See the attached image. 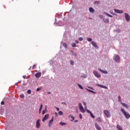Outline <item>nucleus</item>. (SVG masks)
<instances>
[{
  "instance_id": "obj_1",
  "label": "nucleus",
  "mask_w": 130,
  "mask_h": 130,
  "mask_svg": "<svg viewBox=\"0 0 130 130\" xmlns=\"http://www.w3.org/2000/svg\"><path fill=\"white\" fill-rule=\"evenodd\" d=\"M121 111L122 113H123V114L124 115L126 118H127V119L129 118L130 115L128 113H127L126 112H125V111H124V109L122 108H121Z\"/></svg>"
},
{
  "instance_id": "obj_2",
  "label": "nucleus",
  "mask_w": 130,
  "mask_h": 130,
  "mask_svg": "<svg viewBox=\"0 0 130 130\" xmlns=\"http://www.w3.org/2000/svg\"><path fill=\"white\" fill-rule=\"evenodd\" d=\"M113 59L115 62H119L120 61V57H119V55H118L115 54Z\"/></svg>"
},
{
  "instance_id": "obj_3",
  "label": "nucleus",
  "mask_w": 130,
  "mask_h": 130,
  "mask_svg": "<svg viewBox=\"0 0 130 130\" xmlns=\"http://www.w3.org/2000/svg\"><path fill=\"white\" fill-rule=\"evenodd\" d=\"M104 113L106 115V117L109 118L111 116V114H110V112L107 110H104Z\"/></svg>"
},
{
  "instance_id": "obj_4",
  "label": "nucleus",
  "mask_w": 130,
  "mask_h": 130,
  "mask_svg": "<svg viewBox=\"0 0 130 130\" xmlns=\"http://www.w3.org/2000/svg\"><path fill=\"white\" fill-rule=\"evenodd\" d=\"M79 108L81 112H82V113H85V112H86V110L84 109V107H83V106H82V104L79 103Z\"/></svg>"
},
{
  "instance_id": "obj_5",
  "label": "nucleus",
  "mask_w": 130,
  "mask_h": 130,
  "mask_svg": "<svg viewBox=\"0 0 130 130\" xmlns=\"http://www.w3.org/2000/svg\"><path fill=\"white\" fill-rule=\"evenodd\" d=\"M54 119V117L52 116V118L49 120L48 122V126L49 127H51V125H52V123H53V120Z\"/></svg>"
},
{
  "instance_id": "obj_6",
  "label": "nucleus",
  "mask_w": 130,
  "mask_h": 130,
  "mask_svg": "<svg viewBox=\"0 0 130 130\" xmlns=\"http://www.w3.org/2000/svg\"><path fill=\"white\" fill-rule=\"evenodd\" d=\"M93 75H94L95 77L96 78H101V75L96 71H93Z\"/></svg>"
},
{
  "instance_id": "obj_7",
  "label": "nucleus",
  "mask_w": 130,
  "mask_h": 130,
  "mask_svg": "<svg viewBox=\"0 0 130 130\" xmlns=\"http://www.w3.org/2000/svg\"><path fill=\"white\" fill-rule=\"evenodd\" d=\"M125 15V19L127 22H129L130 20V16L127 13H124Z\"/></svg>"
},
{
  "instance_id": "obj_8",
  "label": "nucleus",
  "mask_w": 130,
  "mask_h": 130,
  "mask_svg": "<svg viewBox=\"0 0 130 130\" xmlns=\"http://www.w3.org/2000/svg\"><path fill=\"white\" fill-rule=\"evenodd\" d=\"M49 118V114H46L44 118L42 119L43 122H44L45 120H47V119H48Z\"/></svg>"
},
{
  "instance_id": "obj_9",
  "label": "nucleus",
  "mask_w": 130,
  "mask_h": 130,
  "mask_svg": "<svg viewBox=\"0 0 130 130\" xmlns=\"http://www.w3.org/2000/svg\"><path fill=\"white\" fill-rule=\"evenodd\" d=\"M36 127L37 128H40V119H38L36 122Z\"/></svg>"
},
{
  "instance_id": "obj_10",
  "label": "nucleus",
  "mask_w": 130,
  "mask_h": 130,
  "mask_svg": "<svg viewBox=\"0 0 130 130\" xmlns=\"http://www.w3.org/2000/svg\"><path fill=\"white\" fill-rule=\"evenodd\" d=\"M114 11L115 13H117V14H122L123 13V10H119L118 9H114Z\"/></svg>"
},
{
  "instance_id": "obj_11",
  "label": "nucleus",
  "mask_w": 130,
  "mask_h": 130,
  "mask_svg": "<svg viewBox=\"0 0 130 130\" xmlns=\"http://www.w3.org/2000/svg\"><path fill=\"white\" fill-rule=\"evenodd\" d=\"M92 45H93V46H94V47H95V48H96V49H99V47H98V45H97V44H96V43L94 41H91V42Z\"/></svg>"
},
{
  "instance_id": "obj_12",
  "label": "nucleus",
  "mask_w": 130,
  "mask_h": 130,
  "mask_svg": "<svg viewBox=\"0 0 130 130\" xmlns=\"http://www.w3.org/2000/svg\"><path fill=\"white\" fill-rule=\"evenodd\" d=\"M95 128H96L98 130H101V127L99 126V125L97 123H95Z\"/></svg>"
},
{
  "instance_id": "obj_13",
  "label": "nucleus",
  "mask_w": 130,
  "mask_h": 130,
  "mask_svg": "<svg viewBox=\"0 0 130 130\" xmlns=\"http://www.w3.org/2000/svg\"><path fill=\"white\" fill-rule=\"evenodd\" d=\"M36 78H40L41 77V72H39L35 75Z\"/></svg>"
},
{
  "instance_id": "obj_14",
  "label": "nucleus",
  "mask_w": 130,
  "mask_h": 130,
  "mask_svg": "<svg viewBox=\"0 0 130 130\" xmlns=\"http://www.w3.org/2000/svg\"><path fill=\"white\" fill-rule=\"evenodd\" d=\"M99 71H100V72H101L102 73H103V74H108V72H107V71L102 70V69H99Z\"/></svg>"
},
{
  "instance_id": "obj_15",
  "label": "nucleus",
  "mask_w": 130,
  "mask_h": 130,
  "mask_svg": "<svg viewBox=\"0 0 130 130\" xmlns=\"http://www.w3.org/2000/svg\"><path fill=\"white\" fill-rule=\"evenodd\" d=\"M103 21L104 22V23H109V19L108 18H104L103 19Z\"/></svg>"
},
{
  "instance_id": "obj_16",
  "label": "nucleus",
  "mask_w": 130,
  "mask_h": 130,
  "mask_svg": "<svg viewBox=\"0 0 130 130\" xmlns=\"http://www.w3.org/2000/svg\"><path fill=\"white\" fill-rule=\"evenodd\" d=\"M89 11L90 13H94V12H95V10L92 7L89 8Z\"/></svg>"
},
{
  "instance_id": "obj_17",
  "label": "nucleus",
  "mask_w": 130,
  "mask_h": 130,
  "mask_svg": "<svg viewBox=\"0 0 130 130\" xmlns=\"http://www.w3.org/2000/svg\"><path fill=\"white\" fill-rule=\"evenodd\" d=\"M104 14L106 15V16H108V17H109L110 18H112V15L107 13V12H104Z\"/></svg>"
},
{
  "instance_id": "obj_18",
  "label": "nucleus",
  "mask_w": 130,
  "mask_h": 130,
  "mask_svg": "<svg viewBox=\"0 0 130 130\" xmlns=\"http://www.w3.org/2000/svg\"><path fill=\"white\" fill-rule=\"evenodd\" d=\"M121 104H122V105L124 106V107H125V108H128V106L126 105V104L121 103Z\"/></svg>"
},
{
  "instance_id": "obj_19",
  "label": "nucleus",
  "mask_w": 130,
  "mask_h": 130,
  "mask_svg": "<svg viewBox=\"0 0 130 130\" xmlns=\"http://www.w3.org/2000/svg\"><path fill=\"white\" fill-rule=\"evenodd\" d=\"M98 86H99V87H100L101 88H104V89H107V87H106L104 85H101L100 84H98Z\"/></svg>"
},
{
  "instance_id": "obj_20",
  "label": "nucleus",
  "mask_w": 130,
  "mask_h": 130,
  "mask_svg": "<svg viewBox=\"0 0 130 130\" xmlns=\"http://www.w3.org/2000/svg\"><path fill=\"white\" fill-rule=\"evenodd\" d=\"M117 128H118V130H122V127H121V126L118 124L117 125Z\"/></svg>"
},
{
  "instance_id": "obj_21",
  "label": "nucleus",
  "mask_w": 130,
  "mask_h": 130,
  "mask_svg": "<svg viewBox=\"0 0 130 130\" xmlns=\"http://www.w3.org/2000/svg\"><path fill=\"white\" fill-rule=\"evenodd\" d=\"M96 121L99 122H102V120H101V118L99 117L96 118Z\"/></svg>"
},
{
  "instance_id": "obj_22",
  "label": "nucleus",
  "mask_w": 130,
  "mask_h": 130,
  "mask_svg": "<svg viewBox=\"0 0 130 130\" xmlns=\"http://www.w3.org/2000/svg\"><path fill=\"white\" fill-rule=\"evenodd\" d=\"M69 117H71V118H72L71 121H74V120H75V117L73 116V115H70Z\"/></svg>"
},
{
  "instance_id": "obj_23",
  "label": "nucleus",
  "mask_w": 130,
  "mask_h": 130,
  "mask_svg": "<svg viewBox=\"0 0 130 130\" xmlns=\"http://www.w3.org/2000/svg\"><path fill=\"white\" fill-rule=\"evenodd\" d=\"M60 125H61L62 126H63V125H66L67 124V123L60 122Z\"/></svg>"
},
{
  "instance_id": "obj_24",
  "label": "nucleus",
  "mask_w": 130,
  "mask_h": 130,
  "mask_svg": "<svg viewBox=\"0 0 130 130\" xmlns=\"http://www.w3.org/2000/svg\"><path fill=\"white\" fill-rule=\"evenodd\" d=\"M86 90H87L89 92H90L91 93H93V94H95V92H94L93 90L88 89L87 88H86Z\"/></svg>"
},
{
  "instance_id": "obj_25",
  "label": "nucleus",
  "mask_w": 130,
  "mask_h": 130,
  "mask_svg": "<svg viewBox=\"0 0 130 130\" xmlns=\"http://www.w3.org/2000/svg\"><path fill=\"white\" fill-rule=\"evenodd\" d=\"M78 86L79 88H80V89H81V90H83V86H82V85H81L80 84H78Z\"/></svg>"
},
{
  "instance_id": "obj_26",
  "label": "nucleus",
  "mask_w": 130,
  "mask_h": 130,
  "mask_svg": "<svg viewBox=\"0 0 130 130\" xmlns=\"http://www.w3.org/2000/svg\"><path fill=\"white\" fill-rule=\"evenodd\" d=\"M62 114H63V113L62 112V111H60L58 112V115H62Z\"/></svg>"
},
{
  "instance_id": "obj_27",
  "label": "nucleus",
  "mask_w": 130,
  "mask_h": 130,
  "mask_svg": "<svg viewBox=\"0 0 130 130\" xmlns=\"http://www.w3.org/2000/svg\"><path fill=\"white\" fill-rule=\"evenodd\" d=\"M87 41H88L89 42H92V39H91V38H88L87 39Z\"/></svg>"
},
{
  "instance_id": "obj_28",
  "label": "nucleus",
  "mask_w": 130,
  "mask_h": 130,
  "mask_svg": "<svg viewBox=\"0 0 130 130\" xmlns=\"http://www.w3.org/2000/svg\"><path fill=\"white\" fill-rule=\"evenodd\" d=\"M63 46L64 47H65V48H67V47H68V45H67V43H64L63 44Z\"/></svg>"
},
{
  "instance_id": "obj_29",
  "label": "nucleus",
  "mask_w": 130,
  "mask_h": 130,
  "mask_svg": "<svg viewBox=\"0 0 130 130\" xmlns=\"http://www.w3.org/2000/svg\"><path fill=\"white\" fill-rule=\"evenodd\" d=\"M72 47H77V45H76V43H72Z\"/></svg>"
},
{
  "instance_id": "obj_30",
  "label": "nucleus",
  "mask_w": 130,
  "mask_h": 130,
  "mask_svg": "<svg viewBox=\"0 0 130 130\" xmlns=\"http://www.w3.org/2000/svg\"><path fill=\"white\" fill-rule=\"evenodd\" d=\"M74 63H75V62H74L73 60H71L70 61V63H71V64H72V66H74Z\"/></svg>"
},
{
  "instance_id": "obj_31",
  "label": "nucleus",
  "mask_w": 130,
  "mask_h": 130,
  "mask_svg": "<svg viewBox=\"0 0 130 130\" xmlns=\"http://www.w3.org/2000/svg\"><path fill=\"white\" fill-rule=\"evenodd\" d=\"M90 116L92 118H95V116H94V115H93V114L92 113H90Z\"/></svg>"
},
{
  "instance_id": "obj_32",
  "label": "nucleus",
  "mask_w": 130,
  "mask_h": 130,
  "mask_svg": "<svg viewBox=\"0 0 130 130\" xmlns=\"http://www.w3.org/2000/svg\"><path fill=\"white\" fill-rule=\"evenodd\" d=\"M46 112V109L45 110H43V111H42V114L43 115H44V114H45V113Z\"/></svg>"
},
{
  "instance_id": "obj_33",
  "label": "nucleus",
  "mask_w": 130,
  "mask_h": 130,
  "mask_svg": "<svg viewBox=\"0 0 130 130\" xmlns=\"http://www.w3.org/2000/svg\"><path fill=\"white\" fill-rule=\"evenodd\" d=\"M118 98L119 99V102H121V99L120 98V95H119Z\"/></svg>"
},
{
  "instance_id": "obj_34",
  "label": "nucleus",
  "mask_w": 130,
  "mask_h": 130,
  "mask_svg": "<svg viewBox=\"0 0 130 130\" xmlns=\"http://www.w3.org/2000/svg\"><path fill=\"white\" fill-rule=\"evenodd\" d=\"M79 41H83V38L79 37Z\"/></svg>"
},
{
  "instance_id": "obj_35",
  "label": "nucleus",
  "mask_w": 130,
  "mask_h": 130,
  "mask_svg": "<svg viewBox=\"0 0 130 130\" xmlns=\"http://www.w3.org/2000/svg\"><path fill=\"white\" fill-rule=\"evenodd\" d=\"M72 54L73 55L75 56H77V54H76V53H74V52L72 51Z\"/></svg>"
},
{
  "instance_id": "obj_36",
  "label": "nucleus",
  "mask_w": 130,
  "mask_h": 130,
  "mask_svg": "<svg viewBox=\"0 0 130 130\" xmlns=\"http://www.w3.org/2000/svg\"><path fill=\"white\" fill-rule=\"evenodd\" d=\"M31 90H30V89H28V90H27V93H28V94H31Z\"/></svg>"
},
{
  "instance_id": "obj_37",
  "label": "nucleus",
  "mask_w": 130,
  "mask_h": 130,
  "mask_svg": "<svg viewBox=\"0 0 130 130\" xmlns=\"http://www.w3.org/2000/svg\"><path fill=\"white\" fill-rule=\"evenodd\" d=\"M86 111H87V112L88 113H90V114L91 113H92L91 112V111H90L89 110H86Z\"/></svg>"
},
{
  "instance_id": "obj_38",
  "label": "nucleus",
  "mask_w": 130,
  "mask_h": 130,
  "mask_svg": "<svg viewBox=\"0 0 130 130\" xmlns=\"http://www.w3.org/2000/svg\"><path fill=\"white\" fill-rule=\"evenodd\" d=\"M79 117H80V119H82V114H79Z\"/></svg>"
},
{
  "instance_id": "obj_39",
  "label": "nucleus",
  "mask_w": 130,
  "mask_h": 130,
  "mask_svg": "<svg viewBox=\"0 0 130 130\" xmlns=\"http://www.w3.org/2000/svg\"><path fill=\"white\" fill-rule=\"evenodd\" d=\"M1 104H2V105H5V102L2 101V102H1Z\"/></svg>"
},
{
  "instance_id": "obj_40",
  "label": "nucleus",
  "mask_w": 130,
  "mask_h": 130,
  "mask_svg": "<svg viewBox=\"0 0 130 130\" xmlns=\"http://www.w3.org/2000/svg\"><path fill=\"white\" fill-rule=\"evenodd\" d=\"M37 92H39V91H40V88H37Z\"/></svg>"
},
{
  "instance_id": "obj_41",
  "label": "nucleus",
  "mask_w": 130,
  "mask_h": 130,
  "mask_svg": "<svg viewBox=\"0 0 130 130\" xmlns=\"http://www.w3.org/2000/svg\"><path fill=\"white\" fill-rule=\"evenodd\" d=\"M20 98H24V95H20Z\"/></svg>"
},
{
  "instance_id": "obj_42",
  "label": "nucleus",
  "mask_w": 130,
  "mask_h": 130,
  "mask_svg": "<svg viewBox=\"0 0 130 130\" xmlns=\"http://www.w3.org/2000/svg\"><path fill=\"white\" fill-rule=\"evenodd\" d=\"M75 43H76V44H78V43H79V41L78 40H76Z\"/></svg>"
},
{
  "instance_id": "obj_43",
  "label": "nucleus",
  "mask_w": 130,
  "mask_h": 130,
  "mask_svg": "<svg viewBox=\"0 0 130 130\" xmlns=\"http://www.w3.org/2000/svg\"><path fill=\"white\" fill-rule=\"evenodd\" d=\"M83 104H84V105H85V106L87 105V104L85 102H83Z\"/></svg>"
},
{
  "instance_id": "obj_44",
  "label": "nucleus",
  "mask_w": 130,
  "mask_h": 130,
  "mask_svg": "<svg viewBox=\"0 0 130 130\" xmlns=\"http://www.w3.org/2000/svg\"><path fill=\"white\" fill-rule=\"evenodd\" d=\"M56 109H57V110L58 111H59V108H57V107H56Z\"/></svg>"
},
{
  "instance_id": "obj_45",
  "label": "nucleus",
  "mask_w": 130,
  "mask_h": 130,
  "mask_svg": "<svg viewBox=\"0 0 130 130\" xmlns=\"http://www.w3.org/2000/svg\"><path fill=\"white\" fill-rule=\"evenodd\" d=\"M41 110H42L41 109H39V113H41Z\"/></svg>"
},
{
  "instance_id": "obj_46",
  "label": "nucleus",
  "mask_w": 130,
  "mask_h": 130,
  "mask_svg": "<svg viewBox=\"0 0 130 130\" xmlns=\"http://www.w3.org/2000/svg\"><path fill=\"white\" fill-rule=\"evenodd\" d=\"M23 79H26V75H24V76H23Z\"/></svg>"
},
{
  "instance_id": "obj_47",
  "label": "nucleus",
  "mask_w": 130,
  "mask_h": 130,
  "mask_svg": "<svg viewBox=\"0 0 130 130\" xmlns=\"http://www.w3.org/2000/svg\"><path fill=\"white\" fill-rule=\"evenodd\" d=\"M40 107H42V108L43 107V105L42 104L41 105Z\"/></svg>"
},
{
  "instance_id": "obj_48",
  "label": "nucleus",
  "mask_w": 130,
  "mask_h": 130,
  "mask_svg": "<svg viewBox=\"0 0 130 130\" xmlns=\"http://www.w3.org/2000/svg\"><path fill=\"white\" fill-rule=\"evenodd\" d=\"M110 13L112 15H113V12H110Z\"/></svg>"
},
{
  "instance_id": "obj_49",
  "label": "nucleus",
  "mask_w": 130,
  "mask_h": 130,
  "mask_svg": "<svg viewBox=\"0 0 130 130\" xmlns=\"http://www.w3.org/2000/svg\"><path fill=\"white\" fill-rule=\"evenodd\" d=\"M55 114L56 116H57V112H55Z\"/></svg>"
},
{
  "instance_id": "obj_50",
  "label": "nucleus",
  "mask_w": 130,
  "mask_h": 130,
  "mask_svg": "<svg viewBox=\"0 0 130 130\" xmlns=\"http://www.w3.org/2000/svg\"><path fill=\"white\" fill-rule=\"evenodd\" d=\"M102 17H103L102 15H100V18H102Z\"/></svg>"
},
{
  "instance_id": "obj_51",
  "label": "nucleus",
  "mask_w": 130,
  "mask_h": 130,
  "mask_svg": "<svg viewBox=\"0 0 130 130\" xmlns=\"http://www.w3.org/2000/svg\"><path fill=\"white\" fill-rule=\"evenodd\" d=\"M34 67H35V65H34L32 67V69H34Z\"/></svg>"
},
{
  "instance_id": "obj_52",
  "label": "nucleus",
  "mask_w": 130,
  "mask_h": 130,
  "mask_svg": "<svg viewBox=\"0 0 130 130\" xmlns=\"http://www.w3.org/2000/svg\"><path fill=\"white\" fill-rule=\"evenodd\" d=\"M62 104H64V105H66V103L62 102Z\"/></svg>"
},
{
  "instance_id": "obj_53",
  "label": "nucleus",
  "mask_w": 130,
  "mask_h": 130,
  "mask_svg": "<svg viewBox=\"0 0 130 130\" xmlns=\"http://www.w3.org/2000/svg\"><path fill=\"white\" fill-rule=\"evenodd\" d=\"M40 109H42V107H40Z\"/></svg>"
},
{
  "instance_id": "obj_54",
  "label": "nucleus",
  "mask_w": 130,
  "mask_h": 130,
  "mask_svg": "<svg viewBox=\"0 0 130 130\" xmlns=\"http://www.w3.org/2000/svg\"><path fill=\"white\" fill-rule=\"evenodd\" d=\"M85 109H87V107H84Z\"/></svg>"
},
{
  "instance_id": "obj_55",
  "label": "nucleus",
  "mask_w": 130,
  "mask_h": 130,
  "mask_svg": "<svg viewBox=\"0 0 130 130\" xmlns=\"http://www.w3.org/2000/svg\"><path fill=\"white\" fill-rule=\"evenodd\" d=\"M48 94H50V92H48Z\"/></svg>"
},
{
  "instance_id": "obj_56",
  "label": "nucleus",
  "mask_w": 130,
  "mask_h": 130,
  "mask_svg": "<svg viewBox=\"0 0 130 130\" xmlns=\"http://www.w3.org/2000/svg\"><path fill=\"white\" fill-rule=\"evenodd\" d=\"M88 88H90V89H92V88L90 87H88Z\"/></svg>"
},
{
  "instance_id": "obj_57",
  "label": "nucleus",
  "mask_w": 130,
  "mask_h": 130,
  "mask_svg": "<svg viewBox=\"0 0 130 130\" xmlns=\"http://www.w3.org/2000/svg\"><path fill=\"white\" fill-rule=\"evenodd\" d=\"M77 121H77V120H75V122H77Z\"/></svg>"
},
{
  "instance_id": "obj_58",
  "label": "nucleus",
  "mask_w": 130,
  "mask_h": 130,
  "mask_svg": "<svg viewBox=\"0 0 130 130\" xmlns=\"http://www.w3.org/2000/svg\"><path fill=\"white\" fill-rule=\"evenodd\" d=\"M29 70H31V67H30Z\"/></svg>"
}]
</instances>
